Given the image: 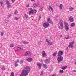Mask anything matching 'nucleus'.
<instances>
[{
  "instance_id": "nucleus-1",
  "label": "nucleus",
  "mask_w": 76,
  "mask_h": 76,
  "mask_svg": "<svg viewBox=\"0 0 76 76\" xmlns=\"http://www.w3.org/2000/svg\"><path fill=\"white\" fill-rule=\"evenodd\" d=\"M30 67L27 66L25 67L22 70L20 76H26L30 72Z\"/></svg>"
},
{
  "instance_id": "nucleus-2",
  "label": "nucleus",
  "mask_w": 76,
  "mask_h": 76,
  "mask_svg": "<svg viewBox=\"0 0 76 76\" xmlns=\"http://www.w3.org/2000/svg\"><path fill=\"white\" fill-rule=\"evenodd\" d=\"M57 60H58V63H60L61 62V61H63V58L61 56H59Z\"/></svg>"
},
{
  "instance_id": "nucleus-3",
  "label": "nucleus",
  "mask_w": 76,
  "mask_h": 76,
  "mask_svg": "<svg viewBox=\"0 0 76 76\" xmlns=\"http://www.w3.org/2000/svg\"><path fill=\"white\" fill-rule=\"evenodd\" d=\"M62 22H63V21L62 20H61L58 25L60 29H63V26L62 24Z\"/></svg>"
},
{
  "instance_id": "nucleus-4",
  "label": "nucleus",
  "mask_w": 76,
  "mask_h": 76,
  "mask_svg": "<svg viewBox=\"0 0 76 76\" xmlns=\"http://www.w3.org/2000/svg\"><path fill=\"white\" fill-rule=\"evenodd\" d=\"M49 25H50V24L48 22L45 23L43 24V26L45 28H48L49 26Z\"/></svg>"
},
{
  "instance_id": "nucleus-5",
  "label": "nucleus",
  "mask_w": 76,
  "mask_h": 76,
  "mask_svg": "<svg viewBox=\"0 0 76 76\" xmlns=\"http://www.w3.org/2000/svg\"><path fill=\"white\" fill-rule=\"evenodd\" d=\"M29 9L30 10V11L29 12V15H31V13H32L33 15H35L36 13V10H35V12H33V9L31 8H30Z\"/></svg>"
},
{
  "instance_id": "nucleus-6",
  "label": "nucleus",
  "mask_w": 76,
  "mask_h": 76,
  "mask_svg": "<svg viewBox=\"0 0 76 76\" xmlns=\"http://www.w3.org/2000/svg\"><path fill=\"white\" fill-rule=\"evenodd\" d=\"M74 44V42H72L70 43L69 45H68V48H73V44Z\"/></svg>"
},
{
  "instance_id": "nucleus-7",
  "label": "nucleus",
  "mask_w": 76,
  "mask_h": 76,
  "mask_svg": "<svg viewBox=\"0 0 76 76\" xmlns=\"http://www.w3.org/2000/svg\"><path fill=\"white\" fill-rule=\"evenodd\" d=\"M63 54V51L60 50L58 53V54L57 55L59 57V56H61Z\"/></svg>"
},
{
  "instance_id": "nucleus-8",
  "label": "nucleus",
  "mask_w": 76,
  "mask_h": 76,
  "mask_svg": "<svg viewBox=\"0 0 76 76\" xmlns=\"http://www.w3.org/2000/svg\"><path fill=\"white\" fill-rule=\"evenodd\" d=\"M46 42L47 43V44L48 45L50 46L52 45V44L53 43V42H50L47 39H46Z\"/></svg>"
},
{
  "instance_id": "nucleus-9",
  "label": "nucleus",
  "mask_w": 76,
  "mask_h": 76,
  "mask_svg": "<svg viewBox=\"0 0 76 76\" xmlns=\"http://www.w3.org/2000/svg\"><path fill=\"white\" fill-rule=\"evenodd\" d=\"M30 53H31L30 51H27L26 53L25 54V56H28L30 54Z\"/></svg>"
},
{
  "instance_id": "nucleus-10",
  "label": "nucleus",
  "mask_w": 76,
  "mask_h": 76,
  "mask_svg": "<svg viewBox=\"0 0 76 76\" xmlns=\"http://www.w3.org/2000/svg\"><path fill=\"white\" fill-rule=\"evenodd\" d=\"M42 53V54L43 57H46V55H45V54H46V53H45V51H43Z\"/></svg>"
},
{
  "instance_id": "nucleus-11",
  "label": "nucleus",
  "mask_w": 76,
  "mask_h": 76,
  "mask_svg": "<svg viewBox=\"0 0 76 76\" xmlns=\"http://www.w3.org/2000/svg\"><path fill=\"white\" fill-rule=\"evenodd\" d=\"M69 20H70V22H73L74 20L73 19L72 16H71L69 18Z\"/></svg>"
},
{
  "instance_id": "nucleus-12",
  "label": "nucleus",
  "mask_w": 76,
  "mask_h": 76,
  "mask_svg": "<svg viewBox=\"0 0 76 76\" xmlns=\"http://www.w3.org/2000/svg\"><path fill=\"white\" fill-rule=\"evenodd\" d=\"M39 10L40 11H42V10H43V7L42 6H41L39 7Z\"/></svg>"
},
{
  "instance_id": "nucleus-13",
  "label": "nucleus",
  "mask_w": 76,
  "mask_h": 76,
  "mask_svg": "<svg viewBox=\"0 0 76 76\" xmlns=\"http://www.w3.org/2000/svg\"><path fill=\"white\" fill-rule=\"evenodd\" d=\"M37 65L39 66V69H41V64L39 63V62H37Z\"/></svg>"
},
{
  "instance_id": "nucleus-14",
  "label": "nucleus",
  "mask_w": 76,
  "mask_h": 76,
  "mask_svg": "<svg viewBox=\"0 0 76 76\" xmlns=\"http://www.w3.org/2000/svg\"><path fill=\"white\" fill-rule=\"evenodd\" d=\"M19 62V61L18 60L17 61H15V67H17L18 66V64L17 63Z\"/></svg>"
},
{
  "instance_id": "nucleus-15",
  "label": "nucleus",
  "mask_w": 76,
  "mask_h": 76,
  "mask_svg": "<svg viewBox=\"0 0 76 76\" xmlns=\"http://www.w3.org/2000/svg\"><path fill=\"white\" fill-rule=\"evenodd\" d=\"M51 9L52 12H53L54 10H53V8L51 7V6H49V8H48V10H50V9Z\"/></svg>"
},
{
  "instance_id": "nucleus-16",
  "label": "nucleus",
  "mask_w": 76,
  "mask_h": 76,
  "mask_svg": "<svg viewBox=\"0 0 76 76\" xmlns=\"http://www.w3.org/2000/svg\"><path fill=\"white\" fill-rule=\"evenodd\" d=\"M69 27L67 26H65V29L66 31H69Z\"/></svg>"
},
{
  "instance_id": "nucleus-17",
  "label": "nucleus",
  "mask_w": 76,
  "mask_h": 76,
  "mask_svg": "<svg viewBox=\"0 0 76 76\" xmlns=\"http://www.w3.org/2000/svg\"><path fill=\"white\" fill-rule=\"evenodd\" d=\"M27 60L29 62H31V61L32 60V59L31 58H30L27 59Z\"/></svg>"
},
{
  "instance_id": "nucleus-18",
  "label": "nucleus",
  "mask_w": 76,
  "mask_h": 76,
  "mask_svg": "<svg viewBox=\"0 0 76 76\" xmlns=\"http://www.w3.org/2000/svg\"><path fill=\"white\" fill-rule=\"evenodd\" d=\"M62 7H63V4H60V6H59L60 10H61V9H62Z\"/></svg>"
},
{
  "instance_id": "nucleus-19",
  "label": "nucleus",
  "mask_w": 76,
  "mask_h": 76,
  "mask_svg": "<svg viewBox=\"0 0 76 76\" xmlns=\"http://www.w3.org/2000/svg\"><path fill=\"white\" fill-rule=\"evenodd\" d=\"M44 67L45 69H47V65L43 64Z\"/></svg>"
},
{
  "instance_id": "nucleus-20",
  "label": "nucleus",
  "mask_w": 76,
  "mask_h": 76,
  "mask_svg": "<svg viewBox=\"0 0 76 76\" xmlns=\"http://www.w3.org/2000/svg\"><path fill=\"white\" fill-rule=\"evenodd\" d=\"M38 3H34L33 5V6L34 7H36L37 6H38Z\"/></svg>"
},
{
  "instance_id": "nucleus-21",
  "label": "nucleus",
  "mask_w": 76,
  "mask_h": 76,
  "mask_svg": "<svg viewBox=\"0 0 76 76\" xmlns=\"http://www.w3.org/2000/svg\"><path fill=\"white\" fill-rule=\"evenodd\" d=\"M75 23H72L71 24V27H73L75 26Z\"/></svg>"
},
{
  "instance_id": "nucleus-22",
  "label": "nucleus",
  "mask_w": 76,
  "mask_h": 76,
  "mask_svg": "<svg viewBox=\"0 0 76 76\" xmlns=\"http://www.w3.org/2000/svg\"><path fill=\"white\" fill-rule=\"evenodd\" d=\"M48 20L50 23H52V21L50 20V18H48Z\"/></svg>"
},
{
  "instance_id": "nucleus-23",
  "label": "nucleus",
  "mask_w": 76,
  "mask_h": 76,
  "mask_svg": "<svg viewBox=\"0 0 76 76\" xmlns=\"http://www.w3.org/2000/svg\"><path fill=\"white\" fill-rule=\"evenodd\" d=\"M7 9H9V8H10L11 7V5L10 4L7 5Z\"/></svg>"
},
{
  "instance_id": "nucleus-24",
  "label": "nucleus",
  "mask_w": 76,
  "mask_h": 76,
  "mask_svg": "<svg viewBox=\"0 0 76 76\" xmlns=\"http://www.w3.org/2000/svg\"><path fill=\"white\" fill-rule=\"evenodd\" d=\"M45 63H46V64H48V63H49V62L48 61V60L46 59L45 61Z\"/></svg>"
},
{
  "instance_id": "nucleus-25",
  "label": "nucleus",
  "mask_w": 76,
  "mask_h": 76,
  "mask_svg": "<svg viewBox=\"0 0 76 76\" xmlns=\"http://www.w3.org/2000/svg\"><path fill=\"white\" fill-rule=\"evenodd\" d=\"M29 42H25V41H23L22 42V43L23 44H29Z\"/></svg>"
},
{
  "instance_id": "nucleus-26",
  "label": "nucleus",
  "mask_w": 76,
  "mask_h": 76,
  "mask_svg": "<svg viewBox=\"0 0 76 76\" xmlns=\"http://www.w3.org/2000/svg\"><path fill=\"white\" fill-rule=\"evenodd\" d=\"M6 4H7V5H8L9 4H10V3H9V2L8 0H7L6 2Z\"/></svg>"
},
{
  "instance_id": "nucleus-27",
  "label": "nucleus",
  "mask_w": 76,
  "mask_h": 76,
  "mask_svg": "<svg viewBox=\"0 0 76 76\" xmlns=\"http://www.w3.org/2000/svg\"><path fill=\"white\" fill-rule=\"evenodd\" d=\"M71 38V37L70 36H68L67 37H65V39H69V38Z\"/></svg>"
},
{
  "instance_id": "nucleus-28",
  "label": "nucleus",
  "mask_w": 76,
  "mask_h": 76,
  "mask_svg": "<svg viewBox=\"0 0 76 76\" xmlns=\"http://www.w3.org/2000/svg\"><path fill=\"white\" fill-rule=\"evenodd\" d=\"M23 61H24L23 60H20V61H19L20 63V64H22V63H23Z\"/></svg>"
},
{
  "instance_id": "nucleus-29",
  "label": "nucleus",
  "mask_w": 76,
  "mask_h": 76,
  "mask_svg": "<svg viewBox=\"0 0 76 76\" xmlns=\"http://www.w3.org/2000/svg\"><path fill=\"white\" fill-rule=\"evenodd\" d=\"M66 68H67V66H65V67H64L63 66L62 67V70H64V69H66Z\"/></svg>"
},
{
  "instance_id": "nucleus-30",
  "label": "nucleus",
  "mask_w": 76,
  "mask_h": 76,
  "mask_svg": "<svg viewBox=\"0 0 76 76\" xmlns=\"http://www.w3.org/2000/svg\"><path fill=\"white\" fill-rule=\"evenodd\" d=\"M4 33L3 32H1V36H3V35H4Z\"/></svg>"
},
{
  "instance_id": "nucleus-31",
  "label": "nucleus",
  "mask_w": 76,
  "mask_h": 76,
  "mask_svg": "<svg viewBox=\"0 0 76 76\" xmlns=\"http://www.w3.org/2000/svg\"><path fill=\"white\" fill-rule=\"evenodd\" d=\"M64 71L63 70H61L60 71V73H63Z\"/></svg>"
},
{
  "instance_id": "nucleus-32",
  "label": "nucleus",
  "mask_w": 76,
  "mask_h": 76,
  "mask_svg": "<svg viewBox=\"0 0 76 76\" xmlns=\"http://www.w3.org/2000/svg\"><path fill=\"white\" fill-rule=\"evenodd\" d=\"M73 9H74V8H73L71 7L69 8V10H70V11H72V10H73Z\"/></svg>"
},
{
  "instance_id": "nucleus-33",
  "label": "nucleus",
  "mask_w": 76,
  "mask_h": 76,
  "mask_svg": "<svg viewBox=\"0 0 76 76\" xmlns=\"http://www.w3.org/2000/svg\"><path fill=\"white\" fill-rule=\"evenodd\" d=\"M19 46L20 47V48H21V49H22V48H23V45H20Z\"/></svg>"
},
{
  "instance_id": "nucleus-34",
  "label": "nucleus",
  "mask_w": 76,
  "mask_h": 76,
  "mask_svg": "<svg viewBox=\"0 0 76 76\" xmlns=\"http://www.w3.org/2000/svg\"><path fill=\"white\" fill-rule=\"evenodd\" d=\"M25 18H26V19H27V18H28V15H26V14H25Z\"/></svg>"
},
{
  "instance_id": "nucleus-35",
  "label": "nucleus",
  "mask_w": 76,
  "mask_h": 76,
  "mask_svg": "<svg viewBox=\"0 0 76 76\" xmlns=\"http://www.w3.org/2000/svg\"><path fill=\"white\" fill-rule=\"evenodd\" d=\"M14 46V45H13V44H11L10 45V47H11V48H13V47Z\"/></svg>"
},
{
  "instance_id": "nucleus-36",
  "label": "nucleus",
  "mask_w": 76,
  "mask_h": 76,
  "mask_svg": "<svg viewBox=\"0 0 76 76\" xmlns=\"http://www.w3.org/2000/svg\"><path fill=\"white\" fill-rule=\"evenodd\" d=\"M14 19L15 20H18L19 19V18H18L17 17H15V18Z\"/></svg>"
},
{
  "instance_id": "nucleus-37",
  "label": "nucleus",
  "mask_w": 76,
  "mask_h": 76,
  "mask_svg": "<svg viewBox=\"0 0 76 76\" xmlns=\"http://www.w3.org/2000/svg\"><path fill=\"white\" fill-rule=\"evenodd\" d=\"M11 16H12V15H11V14L9 15H8V18H10Z\"/></svg>"
},
{
  "instance_id": "nucleus-38",
  "label": "nucleus",
  "mask_w": 76,
  "mask_h": 76,
  "mask_svg": "<svg viewBox=\"0 0 76 76\" xmlns=\"http://www.w3.org/2000/svg\"><path fill=\"white\" fill-rule=\"evenodd\" d=\"M2 70H6V68L4 67H2Z\"/></svg>"
},
{
  "instance_id": "nucleus-39",
  "label": "nucleus",
  "mask_w": 76,
  "mask_h": 76,
  "mask_svg": "<svg viewBox=\"0 0 76 76\" xmlns=\"http://www.w3.org/2000/svg\"><path fill=\"white\" fill-rule=\"evenodd\" d=\"M53 68H50V72H52V71L53 70Z\"/></svg>"
},
{
  "instance_id": "nucleus-40",
  "label": "nucleus",
  "mask_w": 76,
  "mask_h": 76,
  "mask_svg": "<svg viewBox=\"0 0 76 76\" xmlns=\"http://www.w3.org/2000/svg\"><path fill=\"white\" fill-rule=\"evenodd\" d=\"M64 25L65 26H67L68 25V24L66 23H64Z\"/></svg>"
},
{
  "instance_id": "nucleus-41",
  "label": "nucleus",
  "mask_w": 76,
  "mask_h": 76,
  "mask_svg": "<svg viewBox=\"0 0 76 76\" xmlns=\"http://www.w3.org/2000/svg\"><path fill=\"white\" fill-rule=\"evenodd\" d=\"M11 76H14V72H12L11 73Z\"/></svg>"
},
{
  "instance_id": "nucleus-42",
  "label": "nucleus",
  "mask_w": 76,
  "mask_h": 76,
  "mask_svg": "<svg viewBox=\"0 0 76 76\" xmlns=\"http://www.w3.org/2000/svg\"><path fill=\"white\" fill-rule=\"evenodd\" d=\"M22 49L20 48V47H18V50H21V49Z\"/></svg>"
},
{
  "instance_id": "nucleus-43",
  "label": "nucleus",
  "mask_w": 76,
  "mask_h": 76,
  "mask_svg": "<svg viewBox=\"0 0 76 76\" xmlns=\"http://www.w3.org/2000/svg\"><path fill=\"white\" fill-rule=\"evenodd\" d=\"M43 75V71H42L41 72V73L40 74V76H41V75Z\"/></svg>"
},
{
  "instance_id": "nucleus-44",
  "label": "nucleus",
  "mask_w": 76,
  "mask_h": 76,
  "mask_svg": "<svg viewBox=\"0 0 76 76\" xmlns=\"http://www.w3.org/2000/svg\"><path fill=\"white\" fill-rule=\"evenodd\" d=\"M0 4H1V6H2V5L3 4V2H0Z\"/></svg>"
},
{
  "instance_id": "nucleus-45",
  "label": "nucleus",
  "mask_w": 76,
  "mask_h": 76,
  "mask_svg": "<svg viewBox=\"0 0 76 76\" xmlns=\"http://www.w3.org/2000/svg\"><path fill=\"white\" fill-rule=\"evenodd\" d=\"M18 13V11H15L14 12V13H15V15L17 14V13Z\"/></svg>"
},
{
  "instance_id": "nucleus-46",
  "label": "nucleus",
  "mask_w": 76,
  "mask_h": 76,
  "mask_svg": "<svg viewBox=\"0 0 76 76\" xmlns=\"http://www.w3.org/2000/svg\"><path fill=\"white\" fill-rule=\"evenodd\" d=\"M15 1H16V0H11L12 2L13 3L15 2Z\"/></svg>"
},
{
  "instance_id": "nucleus-47",
  "label": "nucleus",
  "mask_w": 76,
  "mask_h": 76,
  "mask_svg": "<svg viewBox=\"0 0 76 76\" xmlns=\"http://www.w3.org/2000/svg\"><path fill=\"white\" fill-rule=\"evenodd\" d=\"M53 56H56V54L55 53H54L53 54Z\"/></svg>"
},
{
  "instance_id": "nucleus-48",
  "label": "nucleus",
  "mask_w": 76,
  "mask_h": 76,
  "mask_svg": "<svg viewBox=\"0 0 76 76\" xmlns=\"http://www.w3.org/2000/svg\"><path fill=\"white\" fill-rule=\"evenodd\" d=\"M55 53L56 54H57V51H56Z\"/></svg>"
},
{
  "instance_id": "nucleus-49",
  "label": "nucleus",
  "mask_w": 76,
  "mask_h": 76,
  "mask_svg": "<svg viewBox=\"0 0 76 76\" xmlns=\"http://www.w3.org/2000/svg\"><path fill=\"white\" fill-rule=\"evenodd\" d=\"M17 33H19V31H17Z\"/></svg>"
},
{
  "instance_id": "nucleus-50",
  "label": "nucleus",
  "mask_w": 76,
  "mask_h": 76,
  "mask_svg": "<svg viewBox=\"0 0 76 76\" xmlns=\"http://www.w3.org/2000/svg\"><path fill=\"white\" fill-rule=\"evenodd\" d=\"M41 18V16H39V19H40Z\"/></svg>"
},
{
  "instance_id": "nucleus-51",
  "label": "nucleus",
  "mask_w": 76,
  "mask_h": 76,
  "mask_svg": "<svg viewBox=\"0 0 76 76\" xmlns=\"http://www.w3.org/2000/svg\"><path fill=\"white\" fill-rule=\"evenodd\" d=\"M73 72H76V70H73Z\"/></svg>"
},
{
  "instance_id": "nucleus-52",
  "label": "nucleus",
  "mask_w": 76,
  "mask_h": 76,
  "mask_svg": "<svg viewBox=\"0 0 76 76\" xmlns=\"http://www.w3.org/2000/svg\"><path fill=\"white\" fill-rule=\"evenodd\" d=\"M60 36L61 37V38H62V35H60Z\"/></svg>"
},
{
  "instance_id": "nucleus-53",
  "label": "nucleus",
  "mask_w": 76,
  "mask_h": 76,
  "mask_svg": "<svg viewBox=\"0 0 76 76\" xmlns=\"http://www.w3.org/2000/svg\"><path fill=\"white\" fill-rule=\"evenodd\" d=\"M29 5H28L27 6V7H29Z\"/></svg>"
},
{
  "instance_id": "nucleus-54",
  "label": "nucleus",
  "mask_w": 76,
  "mask_h": 76,
  "mask_svg": "<svg viewBox=\"0 0 76 76\" xmlns=\"http://www.w3.org/2000/svg\"><path fill=\"white\" fill-rule=\"evenodd\" d=\"M31 1H34V0H31Z\"/></svg>"
},
{
  "instance_id": "nucleus-55",
  "label": "nucleus",
  "mask_w": 76,
  "mask_h": 76,
  "mask_svg": "<svg viewBox=\"0 0 76 76\" xmlns=\"http://www.w3.org/2000/svg\"><path fill=\"white\" fill-rule=\"evenodd\" d=\"M66 50H68V48H66Z\"/></svg>"
},
{
  "instance_id": "nucleus-56",
  "label": "nucleus",
  "mask_w": 76,
  "mask_h": 76,
  "mask_svg": "<svg viewBox=\"0 0 76 76\" xmlns=\"http://www.w3.org/2000/svg\"><path fill=\"white\" fill-rule=\"evenodd\" d=\"M75 64H76V62H75Z\"/></svg>"
},
{
  "instance_id": "nucleus-57",
  "label": "nucleus",
  "mask_w": 76,
  "mask_h": 76,
  "mask_svg": "<svg viewBox=\"0 0 76 76\" xmlns=\"http://www.w3.org/2000/svg\"><path fill=\"white\" fill-rule=\"evenodd\" d=\"M50 59H51V58H50Z\"/></svg>"
},
{
  "instance_id": "nucleus-58",
  "label": "nucleus",
  "mask_w": 76,
  "mask_h": 76,
  "mask_svg": "<svg viewBox=\"0 0 76 76\" xmlns=\"http://www.w3.org/2000/svg\"><path fill=\"white\" fill-rule=\"evenodd\" d=\"M46 1H47V0H46Z\"/></svg>"
}]
</instances>
